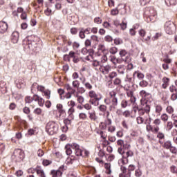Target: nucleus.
Instances as JSON below:
<instances>
[{
    "label": "nucleus",
    "mask_w": 177,
    "mask_h": 177,
    "mask_svg": "<svg viewBox=\"0 0 177 177\" xmlns=\"http://www.w3.org/2000/svg\"><path fill=\"white\" fill-rule=\"evenodd\" d=\"M109 112L105 113L106 119L104 122H100L99 124L100 129L97 131V135H100V138L104 140H106L107 138V132L106 131L109 125L113 124V120L111 118H109Z\"/></svg>",
    "instance_id": "1"
},
{
    "label": "nucleus",
    "mask_w": 177,
    "mask_h": 177,
    "mask_svg": "<svg viewBox=\"0 0 177 177\" xmlns=\"http://www.w3.org/2000/svg\"><path fill=\"white\" fill-rule=\"evenodd\" d=\"M104 103L107 106L109 105V111L117 110L118 106V97H117V91L112 90L109 93V97L104 98Z\"/></svg>",
    "instance_id": "2"
},
{
    "label": "nucleus",
    "mask_w": 177,
    "mask_h": 177,
    "mask_svg": "<svg viewBox=\"0 0 177 177\" xmlns=\"http://www.w3.org/2000/svg\"><path fill=\"white\" fill-rule=\"evenodd\" d=\"M137 124H145L146 131L148 132H158L160 127H153L151 125V118H143L142 115L137 117Z\"/></svg>",
    "instance_id": "3"
},
{
    "label": "nucleus",
    "mask_w": 177,
    "mask_h": 177,
    "mask_svg": "<svg viewBox=\"0 0 177 177\" xmlns=\"http://www.w3.org/2000/svg\"><path fill=\"white\" fill-rule=\"evenodd\" d=\"M88 96L90 98L88 103H91L93 106H96L99 104V102L103 99V95L100 93H96L93 90H91L88 93Z\"/></svg>",
    "instance_id": "4"
},
{
    "label": "nucleus",
    "mask_w": 177,
    "mask_h": 177,
    "mask_svg": "<svg viewBox=\"0 0 177 177\" xmlns=\"http://www.w3.org/2000/svg\"><path fill=\"white\" fill-rule=\"evenodd\" d=\"M25 103H28L30 104V103H32V102H37L38 105L40 106V107L44 106V104L45 103V100L44 98L41 97L39 95L35 94L32 97L31 96H26L25 97Z\"/></svg>",
    "instance_id": "5"
},
{
    "label": "nucleus",
    "mask_w": 177,
    "mask_h": 177,
    "mask_svg": "<svg viewBox=\"0 0 177 177\" xmlns=\"http://www.w3.org/2000/svg\"><path fill=\"white\" fill-rule=\"evenodd\" d=\"M71 59H73V62L74 63L77 64L81 62L82 58L74 51H70L68 54H66L63 56V60L64 62L70 63V62H71Z\"/></svg>",
    "instance_id": "6"
},
{
    "label": "nucleus",
    "mask_w": 177,
    "mask_h": 177,
    "mask_svg": "<svg viewBox=\"0 0 177 177\" xmlns=\"http://www.w3.org/2000/svg\"><path fill=\"white\" fill-rule=\"evenodd\" d=\"M72 146L75 150V154L77 157H88L89 156V151L85 149H81L80 145L73 142Z\"/></svg>",
    "instance_id": "7"
},
{
    "label": "nucleus",
    "mask_w": 177,
    "mask_h": 177,
    "mask_svg": "<svg viewBox=\"0 0 177 177\" xmlns=\"http://www.w3.org/2000/svg\"><path fill=\"white\" fill-rule=\"evenodd\" d=\"M59 131V124L55 121H50L46 125V132L48 135H55Z\"/></svg>",
    "instance_id": "8"
},
{
    "label": "nucleus",
    "mask_w": 177,
    "mask_h": 177,
    "mask_svg": "<svg viewBox=\"0 0 177 177\" xmlns=\"http://www.w3.org/2000/svg\"><path fill=\"white\" fill-rule=\"evenodd\" d=\"M25 157L24 151L20 149H15L12 155L11 156L12 161H15V162H21V161L24 160Z\"/></svg>",
    "instance_id": "9"
},
{
    "label": "nucleus",
    "mask_w": 177,
    "mask_h": 177,
    "mask_svg": "<svg viewBox=\"0 0 177 177\" xmlns=\"http://www.w3.org/2000/svg\"><path fill=\"white\" fill-rule=\"evenodd\" d=\"M136 168L133 165H130L127 169L125 166L120 165L122 173L119 174V177H131V172L135 171Z\"/></svg>",
    "instance_id": "10"
},
{
    "label": "nucleus",
    "mask_w": 177,
    "mask_h": 177,
    "mask_svg": "<svg viewBox=\"0 0 177 177\" xmlns=\"http://www.w3.org/2000/svg\"><path fill=\"white\" fill-rule=\"evenodd\" d=\"M145 14L147 17V21L154 23L157 19V11L152 7L146 8Z\"/></svg>",
    "instance_id": "11"
},
{
    "label": "nucleus",
    "mask_w": 177,
    "mask_h": 177,
    "mask_svg": "<svg viewBox=\"0 0 177 177\" xmlns=\"http://www.w3.org/2000/svg\"><path fill=\"white\" fill-rule=\"evenodd\" d=\"M165 31L166 34H168L169 35L175 34V32L176 31V26H175V24L171 21H167L165 24Z\"/></svg>",
    "instance_id": "12"
},
{
    "label": "nucleus",
    "mask_w": 177,
    "mask_h": 177,
    "mask_svg": "<svg viewBox=\"0 0 177 177\" xmlns=\"http://www.w3.org/2000/svg\"><path fill=\"white\" fill-rule=\"evenodd\" d=\"M142 106L139 110V115H143L144 114H150V111L151 110V106H150V104L147 102H141Z\"/></svg>",
    "instance_id": "13"
},
{
    "label": "nucleus",
    "mask_w": 177,
    "mask_h": 177,
    "mask_svg": "<svg viewBox=\"0 0 177 177\" xmlns=\"http://www.w3.org/2000/svg\"><path fill=\"white\" fill-rule=\"evenodd\" d=\"M133 156V152L131 150H128L126 151V153H124L123 156H122V158L119 160V164H121L120 165H127L128 162H129V160L128 159L129 157H132Z\"/></svg>",
    "instance_id": "14"
},
{
    "label": "nucleus",
    "mask_w": 177,
    "mask_h": 177,
    "mask_svg": "<svg viewBox=\"0 0 177 177\" xmlns=\"http://www.w3.org/2000/svg\"><path fill=\"white\" fill-rule=\"evenodd\" d=\"M138 34L140 37L142 39V42H145V44H147V45H150V39H151V35L147 36L146 38V35L147 34V32L145 29H140L138 31Z\"/></svg>",
    "instance_id": "15"
},
{
    "label": "nucleus",
    "mask_w": 177,
    "mask_h": 177,
    "mask_svg": "<svg viewBox=\"0 0 177 177\" xmlns=\"http://www.w3.org/2000/svg\"><path fill=\"white\" fill-rule=\"evenodd\" d=\"M139 95L142 97L141 102L143 101L142 102H149L152 99L151 94L145 90H142L141 91H140Z\"/></svg>",
    "instance_id": "16"
},
{
    "label": "nucleus",
    "mask_w": 177,
    "mask_h": 177,
    "mask_svg": "<svg viewBox=\"0 0 177 177\" xmlns=\"http://www.w3.org/2000/svg\"><path fill=\"white\" fill-rule=\"evenodd\" d=\"M87 114L88 115V118L91 121L93 122H97V120H99V117L97 116V114L96 113V111L95 110H91L87 112Z\"/></svg>",
    "instance_id": "17"
},
{
    "label": "nucleus",
    "mask_w": 177,
    "mask_h": 177,
    "mask_svg": "<svg viewBox=\"0 0 177 177\" xmlns=\"http://www.w3.org/2000/svg\"><path fill=\"white\" fill-rule=\"evenodd\" d=\"M154 114L156 117H160L162 113V104L155 103L153 105Z\"/></svg>",
    "instance_id": "18"
},
{
    "label": "nucleus",
    "mask_w": 177,
    "mask_h": 177,
    "mask_svg": "<svg viewBox=\"0 0 177 177\" xmlns=\"http://www.w3.org/2000/svg\"><path fill=\"white\" fill-rule=\"evenodd\" d=\"M99 71L102 73L104 75L109 74L110 71H111V65H106V66H100L99 68Z\"/></svg>",
    "instance_id": "19"
},
{
    "label": "nucleus",
    "mask_w": 177,
    "mask_h": 177,
    "mask_svg": "<svg viewBox=\"0 0 177 177\" xmlns=\"http://www.w3.org/2000/svg\"><path fill=\"white\" fill-rule=\"evenodd\" d=\"M113 85H115V86H117L116 88L117 92H120V89L122 88V80H121V78L115 77L113 80Z\"/></svg>",
    "instance_id": "20"
},
{
    "label": "nucleus",
    "mask_w": 177,
    "mask_h": 177,
    "mask_svg": "<svg viewBox=\"0 0 177 177\" xmlns=\"http://www.w3.org/2000/svg\"><path fill=\"white\" fill-rule=\"evenodd\" d=\"M31 38H35V39H30L28 41V48L30 49V50H34V48H37V39H38V37L31 36Z\"/></svg>",
    "instance_id": "21"
},
{
    "label": "nucleus",
    "mask_w": 177,
    "mask_h": 177,
    "mask_svg": "<svg viewBox=\"0 0 177 177\" xmlns=\"http://www.w3.org/2000/svg\"><path fill=\"white\" fill-rule=\"evenodd\" d=\"M152 133H157L156 137L158 139V143L162 145L164 140H165V134L161 131H158V132H152Z\"/></svg>",
    "instance_id": "22"
},
{
    "label": "nucleus",
    "mask_w": 177,
    "mask_h": 177,
    "mask_svg": "<svg viewBox=\"0 0 177 177\" xmlns=\"http://www.w3.org/2000/svg\"><path fill=\"white\" fill-rule=\"evenodd\" d=\"M14 120H15L16 122L20 127H27V121L22 120L21 118L19 115H16L14 117Z\"/></svg>",
    "instance_id": "23"
},
{
    "label": "nucleus",
    "mask_w": 177,
    "mask_h": 177,
    "mask_svg": "<svg viewBox=\"0 0 177 177\" xmlns=\"http://www.w3.org/2000/svg\"><path fill=\"white\" fill-rule=\"evenodd\" d=\"M40 92L44 94V96H45L46 99H50V94L52 93V91L49 89H46L45 86H42L41 88H40Z\"/></svg>",
    "instance_id": "24"
},
{
    "label": "nucleus",
    "mask_w": 177,
    "mask_h": 177,
    "mask_svg": "<svg viewBox=\"0 0 177 177\" xmlns=\"http://www.w3.org/2000/svg\"><path fill=\"white\" fill-rule=\"evenodd\" d=\"M8 23L1 21H0V34H5L8 31Z\"/></svg>",
    "instance_id": "25"
},
{
    "label": "nucleus",
    "mask_w": 177,
    "mask_h": 177,
    "mask_svg": "<svg viewBox=\"0 0 177 177\" xmlns=\"http://www.w3.org/2000/svg\"><path fill=\"white\" fill-rule=\"evenodd\" d=\"M127 97L130 98L131 103H135L136 102V97L133 95V90H129L126 91Z\"/></svg>",
    "instance_id": "26"
},
{
    "label": "nucleus",
    "mask_w": 177,
    "mask_h": 177,
    "mask_svg": "<svg viewBox=\"0 0 177 177\" xmlns=\"http://www.w3.org/2000/svg\"><path fill=\"white\" fill-rule=\"evenodd\" d=\"M36 174L39 177H46L45 174V171L42 169V167L37 165L36 166Z\"/></svg>",
    "instance_id": "27"
},
{
    "label": "nucleus",
    "mask_w": 177,
    "mask_h": 177,
    "mask_svg": "<svg viewBox=\"0 0 177 177\" xmlns=\"http://www.w3.org/2000/svg\"><path fill=\"white\" fill-rule=\"evenodd\" d=\"M171 80L167 77H163L162 79V88L167 89L169 86Z\"/></svg>",
    "instance_id": "28"
},
{
    "label": "nucleus",
    "mask_w": 177,
    "mask_h": 177,
    "mask_svg": "<svg viewBox=\"0 0 177 177\" xmlns=\"http://www.w3.org/2000/svg\"><path fill=\"white\" fill-rule=\"evenodd\" d=\"M42 85H39L37 82H35L32 84V86H31V92L32 93H35V92H37V91L38 92H41V88H42Z\"/></svg>",
    "instance_id": "29"
},
{
    "label": "nucleus",
    "mask_w": 177,
    "mask_h": 177,
    "mask_svg": "<svg viewBox=\"0 0 177 177\" xmlns=\"http://www.w3.org/2000/svg\"><path fill=\"white\" fill-rule=\"evenodd\" d=\"M19 32L15 31L11 35V41L12 44H17L19 42Z\"/></svg>",
    "instance_id": "30"
},
{
    "label": "nucleus",
    "mask_w": 177,
    "mask_h": 177,
    "mask_svg": "<svg viewBox=\"0 0 177 177\" xmlns=\"http://www.w3.org/2000/svg\"><path fill=\"white\" fill-rule=\"evenodd\" d=\"M98 110L101 111V113H103V116L106 118V113H109V118H110V111H107V106L105 104H101L98 106Z\"/></svg>",
    "instance_id": "31"
},
{
    "label": "nucleus",
    "mask_w": 177,
    "mask_h": 177,
    "mask_svg": "<svg viewBox=\"0 0 177 177\" xmlns=\"http://www.w3.org/2000/svg\"><path fill=\"white\" fill-rule=\"evenodd\" d=\"M127 84H125L124 86H122V88L124 91H133L131 87V81H132V78H129L128 81L127 80H124Z\"/></svg>",
    "instance_id": "32"
},
{
    "label": "nucleus",
    "mask_w": 177,
    "mask_h": 177,
    "mask_svg": "<svg viewBox=\"0 0 177 177\" xmlns=\"http://www.w3.org/2000/svg\"><path fill=\"white\" fill-rule=\"evenodd\" d=\"M102 62L97 61V59H93L92 62V66L94 70H96V71H99V68L100 66H102Z\"/></svg>",
    "instance_id": "33"
},
{
    "label": "nucleus",
    "mask_w": 177,
    "mask_h": 177,
    "mask_svg": "<svg viewBox=\"0 0 177 177\" xmlns=\"http://www.w3.org/2000/svg\"><path fill=\"white\" fill-rule=\"evenodd\" d=\"M97 50L102 52L104 55H109V50L106 49V46L104 44H99Z\"/></svg>",
    "instance_id": "34"
},
{
    "label": "nucleus",
    "mask_w": 177,
    "mask_h": 177,
    "mask_svg": "<svg viewBox=\"0 0 177 177\" xmlns=\"http://www.w3.org/2000/svg\"><path fill=\"white\" fill-rule=\"evenodd\" d=\"M73 149V143L72 144H67L65 146L66 153L67 156H71L73 153V151L71 150Z\"/></svg>",
    "instance_id": "35"
},
{
    "label": "nucleus",
    "mask_w": 177,
    "mask_h": 177,
    "mask_svg": "<svg viewBox=\"0 0 177 177\" xmlns=\"http://www.w3.org/2000/svg\"><path fill=\"white\" fill-rule=\"evenodd\" d=\"M86 171L88 175H96V169L94 167H92V166L87 167Z\"/></svg>",
    "instance_id": "36"
},
{
    "label": "nucleus",
    "mask_w": 177,
    "mask_h": 177,
    "mask_svg": "<svg viewBox=\"0 0 177 177\" xmlns=\"http://www.w3.org/2000/svg\"><path fill=\"white\" fill-rule=\"evenodd\" d=\"M160 145H162V147H164V149H166L167 150H169V149L172 146V142L170 140H167L165 142L163 141V143Z\"/></svg>",
    "instance_id": "37"
},
{
    "label": "nucleus",
    "mask_w": 177,
    "mask_h": 177,
    "mask_svg": "<svg viewBox=\"0 0 177 177\" xmlns=\"http://www.w3.org/2000/svg\"><path fill=\"white\" fill-rule=\"evenodd\" d=\"M104 167L105 168V174H107V175L111 174V164L110 163H105L104 165Z\"/></svg>",
    "instance_id": "38"
},
{
    "label": "nucleus",
    "mask_w": 177,
    "mask_h": 177,
    "mask_svg": "<svg viewBox=\"0 0 177 177\" xmlns=\"http://www.w3.org/2000/svg\"><path fill=\"white\" fill-rule=\"evenodd\" d=\"M117 145L118 146H120V147H127V149H129V147H131V145H128V144H124V140H118L117 141Z\"/></svg>",
    "instance_id": "39"
},
{
    "label": "nucleus",
    "mask_w": 177,
    "mask_h": 177,
    "mask_svg": "<svg viewBox=\"0 0 177 177\" xmlns=\"http://www.w3.org/2000/svg\"><path fill=\"white\" fill-rule=\"evenodd\" d=\"M167 6H175L177 3V0H165Z\"/></svg>",
    "instance_id": "40"
},
{
    "label": "nucleus",
    "mask_w": 177,
    "mask_h": 177,
    "mask_svg": "<svg viewBox=\"0 0 177 177\" xmlns=\"http://www.w3.org/2000/svg\"><path fill=\"white\" fill-rule=\"evenodd\" d=\"M135 75H137L138 80H143L145 78V75L139 71H135L133 74V77H135Z\"/></svg>",
    "instance_id": "41"
},
{
    "label": "nucleus",
    "mask_w": 177,
    "mask_h": 177,
    "mask_svg": "<svg viewBox=\"0 0 177 177\" xmlns=\"http://www.w3.org/2000/svg\"><path fill=\"white\" fill-rule=\"evenodd\" d=\"M73 120H74V118H70V116H68L67 118H65L64 120V125H66L67 127L68 125H71V122L73 121Z\"/></svg>",
    "instance_id": "42"
},
{
    "label": "nucleus",
    "mask_w": 177,
    "mask_h": 177,
    "mask_svg": "<svg viewBox=\"0 0 177 177\" xmlns=\"http://www.w3.org/2000/svg\"><path fill=\"white\" fill-rule=\"evenodd\" d=\"M117 71L119 73V74H125V66L119 65L118 66Z\"/></svg>",
    "instance_id": "43"
},
{
    "label": "nucleus",
    "mask_w": 177,
    "mask_h": 177,
    "mask_svg": "<svg viewBox=\"0 0 177 177\" xmlns=\"http://www.w3.org/2000/svg\"><path fill=\"white\" fill-rule=\"evenodd\" d=\"M74 113H75V109L73 107H71L68 111V117L70 118H74Z\"/></svg>",
    "instance_id": "44"
},
{
    "label": "nucleus",
    "mask_w": 177,
    "mask_h": 177,
    "mask_svg": "<svg viewBox=\"0 0 177 177\" xmlns=\"http://www.w3.org/2000/svg\"><path fill=\"white\" fill-rule=\"evenodd\" d=\"M52 160H48V159H43L42 160V165L43 167H49V165H51Z\"/></svg>",
    "instance_id": "45"
},
{
    "label": "nucleus",
    "mask_w": 177,
    "mask_h": 177,
    "mask_svg": "<svg viewBox=\"0 0 177 177\" xmlns=\"http://www.w3.org/2000/svg\"><path fill=\"white\" fill-rule=\"evenodd\" d=\"M153 124L154 126H152V127L153 128H160L158 127V125L161 124V120H160L159 118L155 119L153 122Z\"/></svg>",
    "instance_id": "46"
},
{
    "label": "nucleus",
    "mask_w": 177,
    "mask_h": 177,
    "mask_svg": "<svg viewBox=\"0 0 177 177\" xmlns=\"http://www.w3.org/2000/svg\"><path fill=\"white\" fill-rule=\"evenodd\" d=\"M127 149H128V147H120L118 149V153L124 156V154L127 153V151H125Z\"/></svg>",
    "instance_id": "47"
},
{
    "label": "nucleus",
    "mask_w": 177,
    "mask_h": 177,
    "mask_svg": "<svg viewBox=\"0 0 177 177\" xmlns=\"http://www.w3.org/2000/svg\"><path fill=\"white\" fill-rule=\"evenodd\" d=\"M67 170V167L64 166V165H62L59 167V169L57 170H56L57 172H60L61 174V176H63V173L64 172V171Z\"/></svg>",
    "instance_id": "48"
},
{
    "label": "nucleus",
    "mask_w": 177,
    "mask_h": 177,
    "mask_svg": "<svg viewBox=\"0 0 177 177\" xmlns=\"http://www.w3.org/2000/svg\"><path fill=\"white\" fill-rule=\"evenodd\" d=\"M77 102L80 103V104H83L84 102H85V98L82 95H76Z\"/></svg>",
    "instance_id": "49"
},
{
    "label": "nucleus",
    "mask_w": 177,
    "mask_h": 177,
    "mask_svg": "<svg viewBox=\"0 0 177 177\" xmlns=\"http://www.w3.org/2000/svg\"><path fill=\"white\" fill-rule=\"evenodd\" d=\"M121 125L123 129H125L126 131H128V129H129V124H128V122H127V120H123L121 122Z\"/></svg>",
    "instance_id": "50"
},
{
    "label": "nucleus",
    "mask_w": 177,
    "mask_h": 177,
    "mask_svg": "<svg viewBox=\"0 0 177 177\" xmlns=\"http://www.w3.org/2000/svg\"><path fill=\"white\" fill-rule=\"evenodd\" d=\"M118 74L115 71H112L109 73L108 77L110 78V80H114V78H117V76Z\"/></svg>",
    "instance_id": "51"
},
{
    "label": "nucleus",
    "mask_w": 177,
    "mask_h": 177,
    "mask_svg": "<svg viewBox=\"0 0 177 177\" xmlns=\"http://www.w3.org/2000/svg\"><path fill=\"white\" fill-rule=\"evenodd\" d=\"M160 120L163 121V122H167V121L169 120V116L167 113H162L160 115Z\"/></svg>",
    "instance_id": "52"
},
{
    "label": "nucleus",
    "mask_w": 177,
    "mask_h": 177,
    "mask_svg": "<svg viewBox=\"0 0 177 177\" xmlns=\"http://www.w3.org/2000/svg\"><path fill=\"white\" fill-rule=\"evenodd\" d=\"M52 177H61L62 173L57 171L56 170H52L50 172Z\"/></svg>",
    "instance_id": "53"
},
{
    "label": "nucleus",
    "mask_w": 177,
    "mask_h": 177,
    "mask_svg": "<svg viewBox=\"0 0 177 177\" xmlns=\"http://www.w3.org/2000/svg\"><path fill=\"white\" fill-rule=\"evenodd\" d=\"M109 53H111V55H115V53H117L118 52V48L115 46L111 47L109 48Z\"/></svg>",
    "instance_id": "54"
},
{
    "label": "nucleus",
    "mask_w": 177,
    "mask_h": 177,
    "mask_svg": "<svg viewBox=\"0 0 177 177\" xmlns=\"http://www.w3.org/2000/svg\"><path fill=\"white\" fill-rule=\"evenodd\" d=\"M108 132H110L111 133H114L115 132V126H113L111 124L108 125L107 127Z\"/></svg>",
    "instance_id": "55"
},
{
    "label": "nucleus",
    "mask_w": 177,
    "mask_h": 177,
    "mask_svg": "<svg viewBox=\"0 0 177 177\" xmlns=\"http://www.w3.org/2000/svg\"><path fill=\"white\" fill-rule=\"evenodd\" d=\"M79 37L81 39H85L86 36L84 32V28H80V31L79 32Z\"/></svg>",
    "instance_id": "56"
},
{
    "label": "nucleus",
    "mask_w": 177,
    "mask_h": 177,
    "mask_svg": "<svg viewBox=\"0 0 177 177\" xmlns=\"http://www.w3.org/2000/svg\"><path fill=\"white\" fill-rule=\"evenodd\" d=\"M108 60H109V59L107 58V54H104L101 57L100 63H102V64L104 63H107Z\"/></svg>",
    "instance_id": "57"
},
{
    "label": "nucleus",
    "mask_w": 177,
    "mask_h": 177,
    "mask_svg": "<svg viewBox=\"0 0 177 177\" xmlns=\"http://www.w3.org/2000/svg\"><path fill=\"white\" fill-rule=\"evenodd\" d=\"M79 118L80 120H83V121H85V120H88V115L84 112L80 113L79 114Z\"/></svg>",
    "instance_id": "58"
},
{
    "label": "nucleus",
    "mask_w": 177,
    "mask_h": 177,
    "mask_svg": "<svg viewBox=\"0 0 177 177\" xmlns=\"http://www.w3.org/2000/svg\"><path fill=\"white\" fill-rule=\"evenodd\" d=\"M84 46L85 48H92V41L91 39H87L84 41Z\"/></svg>",
    "instance_id": "59"
},
{
    "label": "nucleus",
    "mask_w": 177,
    "mask_h": 177,
    "mask_svg": "<svg viewBox=\"0 0 177 177\" xmlns=\"http://www.w3.org/2000/svg\"><path fill=\"white\" fill-rule=\"evenodd\" d=\"M162 33L161 32H156L153 37H151L152 41H157L160 37H162Z\"/></svg>",
    "instance_id": "60"
},
{
    "label": "nucleus",
    "mask_w": 177,
    "mask_h": 177,
    "mask_svg": "<svg viewBox=\"0 0 177 177\" xmlns=\"http://www.w3.org/2000/svg\"><path fill=\"white\" fill-rule=\"evenodd\" d=\"M92 104H89V103H86L84 104H83V107L84 109H85V110H87L88 111H91V110H92Z\"/></svg>",
    "instance_id": "61"
},
{
    "label": "nucleus",
    "mask_w": 177,
    "mask_h": 177,
    "mask_svg": "<svg viewBox=\"0 0 177 177\" xmlns=\"http://www.w3.org/2000/svg\"><path fill=\"white\" fill-rule=\"evenodd\" d=\"M174 128V123L172 122H167L166 125L167 131H171Z\"/></svg>",
    "instance_id": "62"
},
{
    "label": "nucleus",
    "mask_w": 177,
    "mask_h": 177,
    "mask_svg": "<svg viewBox=\"0 0 177 177\" xmlns=\"http://www.w3.org/2000/svg\"><path fill=\"white\" fill-rule=\"evenodd\" d=\"M171 154H174V156H177V148L176 147H174L171 145V147L169 149Z\"/></svg>",
    "instance_id": "63"
},
{
    "label": "nucleus",
    "mask_w": 177,
    "mask_h": 177,
    "mask_svg": "<svg viewBox=\"0 0 177 177\" xmlns=\"http://www.w3.org/2000/svg\"><path fill=\"white\" fill-rule=\"evenodd\" d=\"M166 111L168 113V114H173L174 111V107H172V106H167L166 108Z\"/></svg>",
    "instance_id": "64"
}]
</instances>
